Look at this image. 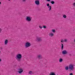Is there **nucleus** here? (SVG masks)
Wrapping results in <instances>:
<instances>
[{"label":"nucleus","mask_w":75,"mask_h":75,"mask_svg":"<svg viewBox=\"0 0 75 75\" xmlns=\"http://www.w3.org/2000/svg\"><path fill=\"white\" fill-rule=\"evenodd\" d=\"M50 3L52 4H55V2L54 1H50Z\"/></svg>","instance_id":"nucleus-16"},{"label":"nucleus","mask_w":75,"mask_h":75,"mask_svg":"<svg viewBox=\"0 0 75 75\" xmlns=\"http://www.w3.org/2000/svg\"><path fill=\"white\" fill-rule=\"evenodd\" d=\"M69 69V67H68V66H67L65 67V70H66L67 71L68 70V69Z\"/></svg>","instance_id":"nucleus-14"},{"label":"nucleus","mask_w":75,"mask_h":75,"mask_svg":"<svg viewBox=\"0 0 75 75\" xmlns=\"http://www.w3.org/2000/svg\"><path fill=\"white\" fill-rule=\"evenodd\" d=\"M52 32H53V33H55V30L54 29H52Z\"/></svg>","instance_id":"nucleus-20"},{"label":"nucleus","mask_w":75,"mask_h":75,"mask_svg":"<svg viewBox=\"0 0 75 75\" xmlns=\"http://www.w3.org/2000/svg\"><path fill=\"white\" fill-rule=\"evenodd\" d=\"M63 48H64V45L62 43V50H63Z\"/></svg>","instance_id":"nucleus-17"},{"label":"nucleus","mask_w":75,"mask_h":75,"mask_svg":"<svg viewBox=\"0 0 75 75\" xmlns=\"http://www.w3.org/2000/svg\"><path fill=\"white\" fill-rule=\"evenodd\" d=\"M18 70L19 71L18 72L19 74H21L23 72V70L21 68L18 69Z\"/></svg>","instance_id":"nucleus-7"},{"label":"nucleus","mask_w":75,"mask_h":75,"mask_svg":"<svg viewBox=\"0 0 75 75\" xmlns=\"http://www.w3.org/2000/svg\"><path fill=\"white\" fill-rule=\"evenodd\" d=\"M36 41H42V38L37 37L36 39Z\"/></svg>","instance_id":"nucleus-4"},{"label":"nucleus","mask_w":75,"mask_h":75,"mask_svg":"<svg viewBox=\"0 0 75 75\" xmlns=\"http://www.w3.org/2000/svg\"><path fill=\"white\" fill-rule=\"evenodd\" d=\"M26 20L27 21H31V17L30 16H27Z\"/></svg>","instance_id":"nucleus-5"},{"label":"nucleus","mask_w":75,"mask_h":75,"mask_svg":"<svg viewBox=\"0 0 75 75\" xmlns=\"http://www.w3.org/2000/svg\"><path fill=\"white\" fill-rule=\"evenodd\" d=\"M47 7H48V8H49V11H51V5L50 6L49 4H47Z\"/></svg>","instance_id":"nucleus-8"},{"label":"nucleus","mask_w":75,"mask_h":75,"mask_svg":"<svg viewBox=\"0 0 75 75\" xmlns=\"http://www.w3.org/2000/svg\"><path fill=\"white\" fill-rule=\"evenodd\" d=\"M73 6H74V7H75V3H74L73 4Z\"/></svg>","instance_id":"nucleus-24"},{"label":"nucleus","mask_w":75,"mask_h":75,"mask_svg":"<svg viewBox=\"0 0 75 75\" xmlns=\"http://www.w3.org/2000/svg\"><path fill=\"white\" fill-rule=\"evenodd\" d=\"M49 36H51V37H53V36H54V34L51 33L49 34Z\"/></svg>","instance_id":"nucleus-15"},{"label":"nucleus","mask_w":75,"mask_h":75,"mask_svg":"<svg viewBox=\"0 0 75 75\" xmlns=\"http://www.w3.org/2000/svg\"><path fill=\"white\" fill-rule=\"evenodd\" d=\"M64 42H67V40L64 39Z\"/></svg>","instance_id":"nucleus-23"},{"label":"nucleus","mask_w":75,"mask_h":75,"mask_svg":"<svg viewBox=\"0 0 75 75\" xmlns=\"http://www.w3.org/2000/svg\"><path fill=\"white\" fill-rule=\"evenodd\" d=\"M39 28H42V27L41 26H39Z\"/></svg>","instance_id":"nucleus-26"},{"label":"nucleus","mask_w":75,"mask_h":75,"mask_svg":"<svg viewBox=\"0 0 75 75\" xmlns=\"http://www.w3.org/2000/svg\"><path fill=\"white\" fill-rule=\"evenodd\" d=\"M62 54L63 55H66L67 53V51L66 50H64L62 52Z\"/></svg>","instance_id":"nucleus-9"},{"label":"nucleus","mask_w":75,"mask_h":75,"mask_svg":"<svg viewBox=\"0 0 75 75\" xmlns=\"http://www.w3.org/2000/svg\"><path fill=\"white\" fill-rule=\"evenodd\" d=\"M8 44V40L6 39L4 41V45H7Z\"/></svg>","instance_id":"nucleus-11"},{"label":"nucleus","mask_w":75,"mask_h":75,"mask_svg":"<svg viewBox=\"0 0 75 75\" xmlns=\"http://www.w3.org/2000/svg\"><path fill=\"white\" fill-rule=\"evenodd\" d=\"M69 55L70 56H71V55H72V54H69Z\"/></svg>","instance_id":"nucleus-30"},{"label":"nucleus","mask_w":75,"mask_h":75,"mask_svg":"<svg viewBox=\"0 0 75 75\" xmlns=\"http://www.w3.org/2000/svg\"><path fill=\"white\" fill-rule=\"evenodd\" d=\"M64 42V40L63 39L61 40V42Z\"/></svg>","instance_id":"nucleus-22"},{"label":"nucleus","mask_w":75,"mask_h":75,"mask_svg":"<svg viewBox=\"0 0 75 75\" xmlns=\"http://www.w3.org/2000/svg\"><path fill=\"white\" fill-rule=\"evenodd\" d=\"M22 58V55L20 54H18L16 57V59L18 62H20L21 61V58Z\"/></svg>","instance_id":"nucleus-1"},{"label":"nucleus","mask_w":75,"mask_h":75,"mask_svg":"<svg viewBox=\"0 0 75 75\" xmlns=\"http://www.w3.org/2000/svg\"><path fill=\"white\" fill-rule=\"evenodd\" d=\"M35 3L37 5H39L40 4V1L39 0H36L35 1Z\"/></svg>","instance_id":"nucleus-10"},{"label":"nucleus","mask_w":75,"mask_h":75,"mask_svg":"<svg viewBox=\"0 0 75 75\" xmlns=\"http://www.w3.org/2000/svg\"><path fill=\"white\" fill-rule=\"evenodd\" d=\"M33 74V72L31 71H29V74Z\"/></svg>","instance_id":"nucleus-18"},{"label":"nucleus","mask_w":75,"mask_h":75,"mask_svg":"<svg viewBox=\"0 0 75 75\" xmlns=\"http://www.w3.org/2000/svg\"><path fill=\"white\" fill-rule=\"evenodd\" d=\"M1 2H0V4H1Z\"/></svg>","instance_id":"nucleus-31"},{"label":"nucleus","mask_w":75,"mask_h":75,"mask_svg":"<svg viewBox=\"0 0 75 75\" xmlns=\"http://www.w3.org/2000/svg\"><path fill=\"white\" fill-rule=\"evenodd\" d=\"M8 1H10L11 0H8Z\"/></svg>","instance_id":"nucleus-33"},{"label":"nucleus","mask_w":75,"mask_h":75,"mask_svg":"<svg viewBox=\"0 0 75 75\" xmlns=\"http://www.w3.org/2000/svg\"><path fill=\"white\" fill-rule=\"evenodd\" d=\"M22 0V1L24 2V1H25L26 0Z\"/></svg>","instance_id":"nucleus-28"},{"label":"nucleus","mask_w":75,"mask_h":75,"mask_svg":"<svg viewBox=\"0 0 75 75\" xmlns=\"http://www.w3.org/2000/svg\"><path fill=\"white\" fill-rule=\"evenodd\" d=\"M74 65L71 64L69 66V69L71 71H73V69H74Z\"/></svg>","instance_id":"nucleus-3"},{"label":"nucleus","mask_w":75,"mask_h":75,"mask_svg":"<svg viewBox=\"0 0 75 75\" xmlns=\"http://www.w3.org/2000/svg\"><path fill=\"white\" fill-rule=\"evenodd\" d=\"M43 28L45 29L47 28V27L45 25H44L43 26Z\"/></svg>","instance_id":"nucleus-21"},{"label":"nucleus","mask_w":75,"mask_h":75,"mask_svg":"<svg viewBox=\"0 0 75 75\" xmlns=\"http://www.w3.org/2000/svg\"><path fill=\"white\" fill-rule=\"evenodd\" d=\"M1 31V30H0V32Z\"/></svg>","instance_id":"nucleus-32"},{"label":"nucleus","mask_w":75,"mask_h":75,"mask_svg":"<svg viewBox=\"0 0 75 75\" xmlns=\"http://www.w3.org/2000/svg\"><path fill=\"white\" fill-rule=\"evenodd\" d=\"M63 61V59L62 58H60L59 59V62H62Z\"/></svg>","instance_id":"nucleus-13"},{"label":"nucleus","mask_w":75,"mask_h":75,"mask_svg":"<svg viewBox=\"0 0 75 75\" xmlns=\"http://www.w3.org/2000/svg\"><path fill=\"white\" fill-rule=\"evenodd\" d=\"M30 46H31V43L28 42H26L25 45V47L26 48H28V47H30Z\"/></svg>","instance_id":"nucleus-2"},{"label":"nucleus","mask_w":75,"mask_h":75,"mask_svg":"<svg viewBox=\"0 0 75 75\" xmlns=\"http://www.w3.org/2000/svg\"><path fill=\"white\" fill-rule=\"evenodd\" d=\"M2 47L1 48V49H2Z\"/></svg>","instance_id":"nucleus-34"},{"label":"nucleus","mask_w":75,"mask_h":75,"mask_svg":"<svg viewBox=\"0 0 75 75\" xmlns=\"http://www.w3.org/2000/svg\"><path fill=\"white\" fill-rule=\"evenodd\" d=\"M37 57L38 59H41L42 58V56L41 54H39L37 56Z\"/></svg>","instance_id":"nucleus-6"},{"label":"nucleus","mask_w":75,"mask_h":75,"mask_svg":"<svg viewBox=\"0 0 75 75\" xmlns=\"http://www.w3.org/2000/svg\"><path fill=\"white\" fill-rule=\"evenodd\" d=\"M50 75H55V74L54 72H52L50 73Z\"/></svg>","instance_id":"nucleus-12"},{"label":"nucleus","mask_w":75,"mask_h":75,"mask_svg":"<svg viewBox=\"0 0 75 75\" xmlns=\"http://www.w3.org/2000/svg\"><path fill=\"white\" fill-rule=\"evenodd\" d=\"M47 1H51V0H46Z\"/></svg>","instance_id":"nucleus-27"},{"label":"nucleus","mask_w":75,"mask_h":75,"mask_svg":"<svg viewBox=\"0 0 75 75\" xmlns=\"http://www.w3.org/2000/svg\"><path fill=\"white\" fill-rule=\"evenodd\" d=\"M69 75H73V73H70L69 74Z\"/></svg>","instance_id":"nucleus-25"},{"label":"nucleus","mask_w":75,"mask_h":75,"mask_svg":"<svg viewBox=\"0 0 75 75\" xmlns=\"http://www.w3.org/2000/svg\"><path fill=\"white\" fill-rule=\"evenodd\" d=\"M63 17H64V18H67V16L65 15H63Z\"/></svg>","instance_id":"nucleus-19"},{"label":"nucleus","mask_w":75,"mask_h":75,"mask_svg":"<svg viewBox=\"0 0 75 75\" xmlns=\"http://www.w3.org/2000/svg\"><path fill=\"white\" fill-rule=\"evenodd\" d=\"M1 59H0V62H1Z\"/></svg>","instance_id":"nucleus-29"}]
</instances>
